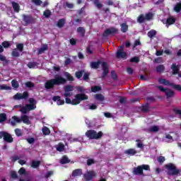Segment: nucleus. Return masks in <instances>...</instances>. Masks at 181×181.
<instances>
[{
	"label": "nucleus",
	"mask_w": 181,
	"mask_h": 181,
	"mask_svg": "<svg viewBox=\"0 0 181 181\" xmlns=\"http://www.w3.org/2000/svg\"><path fill=\"white\" fill-rule=\"evenodd\" d=\"M73 90H74V87L69 85L64 87V96L66 97L65 101L66 104H71L72 105H77L80 104L81 101H84L86 100H88V96L86 95V93H78L75 95L74 99H70L67 97H71L73 95Z\"/></svg>",
	"instance_id": "obj_1"
},
{
	"label": "nucleus",
	"mask_w": 181,
	"mask_h": 181,
	"mask_svg": "<svg viewBox=\"0 0 181 181\" xmlns=\"http://www.w3.org/2000/svg\"><path fill=\"white\" fill-rule=\"evenodd\" d=\"M28 101H29L30 104H28L24 107H22L21 105H16L15 108L20 107L21 108L20 111H21V112H22V114H28V112H29V111L35 110L36 100L33 98H30Z\"/></svg>",
	"instance_id": "obj_2"
},
{
	"label": "nucleus",
	"mask_w": 181,
	"mask_h": 181,
	"mask_svg": "<svg viewBox=\"0 0 181 181\" xmlns=\"http://www.w3.org/2000/svg\"><path fill=\"white\" fill-rule=\"evenodd\" d=\"M66 79L61 76H57L54 79H51L45 83V88L49 89L54 86H59L60 84H64Z\"/></svg>",
	"instance_id": "obj_3"
},
{
	"label": "nucleus",
	"mask_w": 181,
	"mask_h": 181,
	"mask_svg": "<svg viewBox=\"0 0 181 181\" xmlns=\"http://www.w3.org/2000/svg\"><path fill=\"white\" fill-rule=\"evenodd\" d=\"M23 122L24 124H27L29 125L30 124V120H29V117L26 115L21 116V118L19 119V117L16 116H13L11 119L10 120V123L11 125H16L18 122Z\"/></svg>",
	"instance_id": "obj_4"
},
{
	"label": "nucleus",
	"mask_w": 181,
	"mask_h": 181,
	"mask_svg": "<svg viewBox=\"0 0 181 181\" xmlns=\"http://www.w3.org/2000/svg\"><path fill=\"white\" fill-rule=\"evenodd\" d=\"M100 66H102L103 69V77H105L108 74V65L105 62H92L90 64L91 69H98Z\"/></svg>",
	"instance_id": "obj_5"
},
{
	"label": "nucleus",
	"mask_w": 181,
	"mask_h": 181,
	"mask_svg": "<svg viewBox=\"0 0 181 181\" xmlns=\"http://www.w3.org/2000/svg\"><path fill=\"white\" fill-rule=\"evenodd\" d=\"M86 135L89 139H100L101 136H103V132H99L97 133V132L94 130H88L86 132Z\"/></svg>",
	"instance_id": "obj_6"
},
{
	"label": "nucleus",
	"mask_w": 181,
	"mask_h": 181,
	"mask_svg": "<svg viewBox=\"0 0 181 181\" xmlns=\"http://www.w3.org/2000/svg\"><path fill=\"white\" fill-rule=\"evenodd\" d=\"M151 168L148 165H141L134 169V175H144V170H150Z\"/></svg>",
	"instance_id": "obj_7"
},
{
	"label": "nucleus",
	"mask_w": 181,
	"mask_h": 181,
	"mask_svg": "<svg viewBox=\"0 0 181 181\" xmlns=\"http://www.w3.org/2000/svg\"><path fill=\"white\" fill-rule=\"evenodd\" d=\"M165 169L167 170L168 175H177L180 172L179 170L176 169V166L172 163L167 164L165 165Z\"/></svg>",
	"instance_id": "obj_8"
},
{
	"label": "nucleus",
	"mask_w": 181,
	"mask_h": 181,
	"mask_svg": "<svg viewBox=\"0 0 181 181\" xmlns=\"http://www.w3.org/2000/svg\"><path fill=\"white\" fill-rule=\"evenodd\" d=\"M153 18V14L152 13H148L145 16L144 15H140L137 21L139 23H142L143 22H145V21H151Z\"/></svg>",
	"instance_id": "obj_9"
},
{
	"label": "nucleus",
	"mask_w": 181,
	"mask_h": 181,
	"mask_svg": "<svg viewBox=\"0 0 181 181\" xmlns=\"http://www.w3.org/2000/svg\"><path fill=\"white\" fill-rule=\"evenodd\" d=\"M2 138H4L6 142H12L13 141V139H12V136L9 134L4 132H0V139Z\"/></svg>",
	"instance_id": "obj_10"
},
{
	"label": "nucleus",
	"mask_w": 181,
	"mask_h": 181,
	"mask_svg": "<svg viewBox=\"0 0 181 181\" xmlns=\"http://www.w3.org/2000/svg\"><path fill=\"white\" fill-rule=\"evenodd\" d=\"M117 57L118 59H127V53L124 52V47L118 48L117 52Z\"/></svg>",
	"instance_id": "obj_11"
},
{
	"label": "nucleus",
	"mask_w": 181,
	"mask_h": 181,
	"mask_svg": "<svg viewBox=\"0 0 181 181\" xmlns=\"http://www.w3.org/2000/svg\"><path fill=\"white\" fill-rule=\"evenodd\" d=\"M28 92L23 93H17L13 96L14 100H26L28 97Z\"/></svg>",
	"instance_id": "obj_12"
},
{
	"label": "nucleus",
	"mask_w": 181,
	"mask_h": 181,
	"mask_svg": "<svg viewBox=\"0 0 181 181\" xmlns=\"http://www.w3.org/2000/svg\"><path fill=\"white\" fill-rule=\"evenodd\" d=\"M158 88L160 89V91L165 92L167 97H173L175 94V93L173 90L165 89L162 86H158Z\"/></svg>",
	"instance_id": "obj_13"
},
{
	"label": "nucleus",
	"mask_w": 181,
	"mask_h": 181,
	"mask_svg": "<svg viewBox=\"0 0 181 181\" xmlns=\"http://www.w3.org/2000/svg\"><path fill=\"white\" fill-rule=\"evenodd\" d=\"M117 32H118L117 28H111L105 31L104 36H108V35H114L115 33H117Z\"/></svg>",
	"instance_id": "obj_14"
},
{
	"label": "nucleus",
	"mask_w": 181,
	"mask_h": 181,
	"mask_svg": "<svg viewBox=\"0 0 181 181\" xmlns=\"http://www.w3.org/2000/svg\"><path fill=\"white\" fill-rule=\"evenodd\" d=\"M94 176H95V173H94V171H88L84 175V177L86 180H91V178L94 177Z\"/></svg>",
	"instance_id": "obj_15"
},
{
	"label": "nucleus",
	"mask_w": 181,
	"mask_h": 181,
	"mask_svg": "<svg viewBox=\"0 0 181 181\" xmlns=\"http://www.w3.org/2000/svg\"><path fill=\"white\" fill-rule=\"evenodd\" d=\"M171 69L173 71V74H177L179 77H181V72H179V66H176V64H173Z\"/></svg>",
	"instance_id": "obj_16"
},
{
	"label": "nucleus",
	"mask_w": 181,
	"mask_h": 181,
	"mask_svg": "<svg viewBox=\"0 0 181 181\" xmlns=\"http://www.w3.org/2000/svg\"><path fill=\"white\" fill-rule=\"evenodd\" d=\"M52 100L57 102V105H63L64 104V100H62L59 96H54Z\"/></svg>",
	"instance_id": "obj_17"
},
{
	"label": "nucleus",
	"mask_w": 181,
	"mask_h": 181,
	"mask_svg": "<svg viewBox=\"0 0 181 181\" xmlns=\"http://www.w3.org/2000/svg\"><path fill=\"white\" fill-rule=\"evenodd\" d=\"M105 98H104V95L102 94L98 93L95 95V100L96 101H99L100 103H103Z\"/></svg>",
	"instance_id": "obj_18"
},
{
	"label": "nucleus",
	"mask_w": 181,
	"mask_h": 181,
	"mask_svg": "<svg viewBox=\"0 0 181 181\" xmlns=\"http://www.w3.org/2000/svg\"><path fill=\"white\" fill-rule=\"evenodd\" d=\"M175 21H176V20L173 17L168 18L166 21L167 28L170 25H173V23H175Z\"/></svg>",
	"instance_id": "obj_19"
},
{
	"label": "nucleus",
	"mask_w": 181,
	"mask_h": 181,
	"mask_svg": "<svg viewBox=\"0 0 181 181\" xmlns=\"http://www.w3.org/2000/svg\"><path fill=\"white\" fill-rule=\"evenodd\" d=\"M124 153H126L127 155H129L130 156H134V155H135V153H136V151H135L133 148H129L128 150H126L124 151Z\"/></svg>",
	"instance_id": "obj_20"
},
{
	"label": "nucleus",
	"mask_w": 181,
	"mask_h": 181,
	"mask_svg": "<svg viewBox=\"0 0 181 181\" xmlns=\"http://www.w3.org/2000/svg\"><path fill=\"white\" fill-rule=\"evenodd\" d=\"M82 173H83V172L81 171V170L77 169V170H75L73 171L72 176H74V177H76V176L81 175Z\"/></svg>",
	"instance_id": "obj_21"
},
{
	"label": "nucleus",
	"mask_w": 181,
	"mask_h": 181,
	"mask_svg": "<svg viewBox=\"0 0 181 181\" xmlns=\"http://www.w3.org/2000/svg\"><path fill=\"white\" fill-rule=\"evenodd\" d=\"M56 149L59 152H63L64 151V145L63 144H59L56 146Z\"/></svg>",
	"instance_id": "obj_22"
},
{
	"label": "nucleus",
	"mask_w": 181,
	"mask_h": 181,
	"mask_svg": "<svg viewBox=\"0 0 181 181\" xmlns=\"http://www.w3.org/2000/svg\"><path fill=\"white\" fill-rule=\"evenodd\" d=\"M64 76L69 81H74V78H73V76H71V75L69 74V72H65Z\"/></svg>",
	"instance_id": "obj_23"
},
{
	"label": "nucleus",
	"mask_w": 181,
	"mask_h": 181,
	"mask_svg": "<svg viewBox=\"0 0 181 181\" xmlns=\"http://www.w3.org/2000/svg\"><path fill=\"white\" fill-rule=\"evenodd\" d=\"M12 6L16 12H19V4L16 2H12Z\"/></svg>",
	"instance_id": "obj_24"
},
{
	"label": "nucleus",
	"mask_w": 181,
	"mask_h": 181,
	"mask_svg": "<svg viewBox=\"0 0 181 181\" xmlns=\"http://www.w3.org/2000/svg\"><path fill=\"white\" fill-rule=\"evenodd\" d=\"M39 165H40V161L34 160L31 163V167L36 169V168H37V166H39Z\"/></svg>",
	"instance_id": "obj_25"
},
{
	"label": "nucleus",
	"mask_w": 181,
	"mask_h": 181,
	"mask_svg": "<svg viewBox=\"0 0 181 181\" xmlns=\"http://www.w3.org/2000/svg\"><path fill=\"white\" fill-rule=\"evenodd\" d=\"M160 84H164L165 86H170L169 81H166V79L161 78L158 81Z\"/></svg>",
	"instance_id": "obj_26"
},
{
	"label": "nucleus",
	"mask_w": 181,
	"mask_h": 181,
	"mask_svg": "<svg viewBox=\"0 0 181 181\" xmlns=\"http://www.w3.org/2000/svg\"><path fill=\"white\" fill-rule=\"evenodd\" d=\"M69 162H70V160H69V158H67L66 156L62 157V158L60 160V163L62 164L69 163Z\"/></svg>",
	"instance_id": "obj_27"
},
{
	"label": "nucleus",
	"mask_w": 181,
	"mask_h": 181,
	"mask_svg": "<svg viewBox=\"0 0 181 181\" xmlns=\"http://www.w3.org/2000/svg\"><path fill=\"white\" fill-rule=\"evenodd\" d=\"M46 50H47V45H43V46L41 47V49H39L38 53H39L40 54H42V53H43V52L46 51Z\"/></svg>",
	"instance_id": "obj_28"
},
{
	"label": "nucleus",
	"mask_w": 181,
	"mask_h": 181,
	"mask_svg": "<svg viewBox=\"0 0 181 181\" xmlns=\"http://www.w3.org/2000/svg\"><path fill=\"white\" fill-rule=\"evenodd\" d=\"M101 90V87L100 86H93L91 88L92 93H97Z\"/></svg>",
	"instance_id": "obj_29"
},
{
	"label": "nucleus",
	"mask_w": 181,
	"mask_h": 181,
	"mask_svg": "<svg viewBox=\"0 0 181 181\" xmlns=\"http://www.w3.org/2000/svg\"><path fill=\"white\" fill-rule=\"evenodd\" d=\"M121 28H122V31L124 33H125V32H127V30H128V25L125 23L122 24Z\"/></svg>",
	"instance_id": "obj_30"
},
{
	"label": "nucleus",
	"mask_w": 181,
	"mask_h": 181,
	"mask_svg": "<svg viewBox=\"0 0 181 181\" xmlns=\"http://www.w3.org/2000/svg\"><path fill=\"white\" fill-rule=\"evenodd\" d=\"M156 35V31L155 30H152L148 33V37H153Z\"/></svg>",
	"instance_id": "obj_31"
},
{
	"label": "nucleus",
	"mask_w": 181,
	"mask_h": 181,
	"mask_svg": "<svg viewBox=\"0 0 181 181\" xmlns=\"http://www.w3.org/2000/svg\"><path fill=\"white\" fill-rule=\"evenodd\" d=\"M175 12H179L181 10V2L177 4L174 8Z\"/></svg>",
	"instance_id": "obj_32"
},
{
	"label": "nucleus",
	"mask_w": 181,
	"mask_h": 181,
	"mask_svg": "<svg viewBox=\"0 0 181 181\" xmlns=\"http://www.w3.org/2000/svg\"><path fill=\"white\" fill-rule=\"evenodd\" d=\"M42 132L44 135H49V134H50V129L47 127H44L42 129Z\"/></svg>",
	"instance_id": "obj_33"
},
{
	"label": "nucleus",
	"mask_w": 181,
	"mask_h": 181,
	"mask_svg": "<svg viewBox=\"0 0 181 181\" xmlns=\"http://www.w3.org/2000/svg\"><path fill=\"white\" fill-rule=\"evenodd\" d=\"M77 91L78 93H86V88H84L83 86H77L76 88Z\"/></svg>",
	"instance_id": "obj_34"
},
{
	"label": "nucleus",
	"mask_w": 181,
	"mask_h": 181,
	"mask_svg": "<svg viewBox=\"0 0 181 181\" xmlns=\"http://www.w3.org/2000/svg\"><path fill=\"white\" fill-rule=\"evenodd\" d=\"M151 132H158L159 131V127L158 126H153L150 128Z\"/></svg>",
	"instance_id": "obj_35"
},
{
	"label": "nucleus",
	"mask_w": 181,
	"mask_h": 181,
	"mask_svg": "<svg viewBox=\"0 0 181 181\" xmlns=\"http://www.w3.org/2000/svg\"><path fill=\"white\" fill-rule=\"evenodd\" d=\"M0 90H11V86L3 84L0 86Z\"/></svg>",
	"instance_id": "obj_36"
},
{
	"label": "nucleus",
	"mask_w": 181,
	"mask_h": 181,
	"mask_svg": "<svg viewBox=\"0 0 181 181\" xmlns=\"http://www.w3.org/2000/svg\"><path fill=\"white\" fill-rule=\"evenodd\" d=\"M172 141H173L172 136L167 134L165 136V142H172Z\"/></svg>",
	"instance_id": "obj_37"
},
{
	"label": "nucleus",
	"mask_w": 181,
	"mask_h": 181,
	"mask_svg": "<svg viewBox=\"0 0 181 181\" xmlns=\"http://www.w3.org/2000/svg\"><path fill=\"white\" fill-rule=\"evenodd\" d=\"M11 84H12V87H13V88H18V87H19V83H18V81L13 80L11 81Z\"/></svg>",
	"instance_id": "obj_38"
},
{
	"label": "nucleus",
	"mask_w": 181,
	"mask_h": 181,
	"mask_svg": "<svg viewBox=\"0 0 181 181\" xmlns=\"http://www.w3.org/2000/svg\"><path fill=\"white\" fill-rule=\"evenodd\" d=\"M77 32H78V33H80V35H81V36H84V33H85L84 28L80 27L77 29Z\"/></svg>",
	"instance_id": "obj_39"
},
{
	"label": "nucleus",
	"mask_w": 181,
	"mask_h": 181,
	"mask_svg": "<svg viewBox=\"0 0 181 181\" xmlns=\"http://www.w3.org/2000/svg\"><path fill=\"white\" fill-rule=\"evenodd\" d=\"M156 70L158 73H162V71H163V70H165V66H163V65H160V66H157Z\"/></svg>",
	"instance_id": "obj_40"
},
{
	"label": "nucleus",
	"mask_w": 181,
	"mask_h": 181,
	"mask_svg": "<svg viewBox=\"0 0 181 181\" xmlns=\"http://www.w3.org/2000/svg\"><path fill=\"white\" fill-rule=\"evenodd\" d=\"M6 119V115L2 113L0 114V122H4Z\"/></svg>",
	"instance_id": "obj_41"
},
{
	"label": "nucleus",
	"mask_w": 181,
	"mask_h": 181,
	"mask_svg": "<svg viewBox=\"0 0 181 181\" xmlns=\"http://www.w3.org/2000/svg\"><path fill=\"white\" fill-rule=\"evenodd\" d=\"M58 27L59 28H63L64 25V19H61L58 21Z\"/></svg>",
	"instance_id": "obj_42"
},
{
	"label": "nucleus",
	"mask_w": 181,
	"mask_h": 181,
	"mask_svg": "<svg viewBox=\"0 0 181 181\" xmlns=\"http://www.w3.org/2000/svg\"><path fill=\"white\" fill-rule=\"evenodd\" d=\"M29 69H35L36 67V64L35 62H31L28 64Z\"/></svg>",
	"instance_id": "obj_43"
},
{
	"label": "nucleus",
	"mask_w": 181,
	"mask_h": 181,
	"mask_svg": "<svg viewBox=\"0 0 181 181\" xmlns=\"http://www.w3.org/2000/svg\"><path fill=\"white\" fill-rule=\"evenodd\" d=\"M130 62H134V63H138L139 62V57H134L130 59Z\"/></svg>",
	"instance_id": "obj_44"
},
{
	"label": "nucleus",
	"mask_w": 181,
	"mask_h": 181,
	"mask_svg": "<svg viewBox=\"0 0 181 181\" xmlns=\"http://www.w3.org/2000/svg\"><path fill=\"white\" fill-rule=\"evenodd\" d=\"M15 133L17 135V136H21L22 135V131L19 129H16L15 130Z\"/></svg>",
	"instance_id": "obj_45"
},
{
	"label": "nucleus",
	"mask_w": 181,
	"mask_h": 181,
	"mask_svg": "<svg viewBox=\"0 0 181 181\" xmlns=\"http://www.w3.org/2000/svg\"><path fill=\"white\" fill-rule=\"evenodd\" d=\"M17 49L19 50L20 52H22V50H23V44H18L17 45Z\"/></svg>",
	"instance_id": "obj_46"
},
{
	"label": "nucleus",
	"mask_w": 181,
	"mask_h": 181,
	"mask_svg": "<svg viewBox=\"0 0 181 181\" xmlns=\"http://www.w3.org/2000/svg\"><path fill=\"white\" fill-rule=\"evenodd\" d=\"M95 5L99 9L102 8L103 5L98 2V0H95Z\"/></svg>",
	"instance_id": "obj_47"
},
{
	"label": "nucleus",
	"mask_w": 181,
	"mask_h": 181,
	"mask_svg": "<svg viewBox=\"0 0 181 181\" xmlns=\"http://www.w3.org/2000/svg\"><path fill=\"white\" fill-rule=\"evenodd\" d=\"M4 47H9V46H11V42H8V41H5L2 43Z\"/></svg>",
	"instance_id": "obj_48"
},
{
	"label": "nucleus",
	"mask_w": 181,
	"mask_h": 181,
	"mask_svg": "<svg viewBox=\"0 0 181 181\" xmlns=\"http://www.w3.org/2000/svg\"><path fill=\"white\" fill-rule=\"evenodd\" d=\"M165 160V157L163 156H160L158 158V162H159V163H163Z\"/></svg>",
	"instance_id": "obj_49"
},
{
	"label": "nucleus",
	"mask_w": 181,
	"mask_h": 181,
	"mask_svg": "<svg viewBox=\"0 0 181 181\" xmlns=\"http://www.w3.org/2000/svg\"><path fill=\"white\" fill-rule=\"evenodd\" d=\"M81 76H83V72H81V71H77V72L76 73V77L77 78H81Z\"/></svg>",
	"instance_id": "obj_50"
},
{
	"label": "nucleus",
	"mask_w": 181,
	"mask_h": 181,
	"mask_svg": "<svg viewBox=\"0 0 181 181\" xmlns=\"http://www.w3.org/2000/svg\"><path fill=\"white\" fill-rule=\"evenodd\" d=\"M44 16H45V18H49L50 16V11L47 10L44 11Z\"/></svg>",
	"instance_id": "obj_51"
},
{
	"label": "nucleus",
	"mask_w": 181,
	"mask_h": 181,
	"mask_svg": "<svg viewBox=\"0 0 181 181\" xmlns=\"http://www.w3.org/2000/svg\"><path fill=\"white\" fill-rule=\"evenodd\" d=\"M11 176L13 179H16L18 177V175L16 174V172H14V171L11 172Z\"/></svg>",
	"instance_id": "obj_52"
},
{
	"label": "nucleus",
	"mask_w": 181,
	"mask_h": 181,
	"mask_svg": "<svg viewBox=\"0 0 181 181\" xmlns=\"http://www.w3.org/2000/svg\"><path fill=\"white\" fill-rule=\"evenodd\" d=\"M24 21L26 23H30V17L24 16Z\"/></svg>",
	"instance_id": "obj_53"
},
{
	"label": "nucleus",
	"mask_w": 181,
	"mask_h": 181,
	"mask_svg": "<svg viewBox=\"0 0 181 181\" xmlns=\"http://www.w3.org/2000/svg\"><path fill=\"white\" fill-rule=\"evenodd\" d=\"M13 56H14V57H18V56H19V52H18V49H14L13 51Z\"/></svg>",
	"instance_id": "obj_54"
},
{
	"label": "nucleus",
	"mask_w": 181,
	"mask_h": 181,
	"mask_svg": "<svg viewBox=\"0 0 181 181\" xmlns=\"http://www.w3.org/2000/svg\"><path fill=\"white\" fill-rule=\"evenodd\" d=\"M89 110H97V105L95 104L90 105Z\"/></svg>",
	"instance_id": "obj_55"
},
{
	"label": "nucleus",
	"mask_w": 181,
	"mask_h": 181,
	"mask_svg": "<svg viewBox=\"0 0 181 181\" xmlns=\"http://www.w3.org/2000/svg\"><path fill=\"white\" fill-rule=\"evenodd\" d=\"M94 160L93 159H88V161H87V165L88 166L93 165V163H94Z\"/></svg>",
	"instance_id": "obj_56"
},
{
	"label": "nucleus",
	"mask_w": 181,
	"mask_h": 181,
	"mask_svg": "<svg viewBox=\"0 0 181 181\" xmlns=\"http://www.w3.org/2000/svg\"><path fill=\"white\" fill-rule=\"evenodd\" d=\"M136 142H137V147L138 148H143L144 144H142V142H141V141L137 140Z\"/></svg>",
	"instance_id": "obj_57"
},
{
	"label": "nucleus",
	"mask_w": 181,
	"mask_h": 181,
	"mask_svg": "<svg viewBox=\"0 0 181 181\" xmlns=\"http://www.w3.org/2000/svg\"><path fill=\"white\" fill-rule=\"evenodd\" d=\"M25 168H22L19 170L18 173L19 175H25Z\"/></svg>",
	"instance_id": "obj_58"
},
{
	"label": "nucleus",
	"mask_w": 181,
	"mask_h": 181,
	"mask_svg": "<svg viewBox=\"0 0 181 181\" xmlns=\"http://www.w3.org/2000/svg\"><path fill=\"white\" fill-rule=\"evenodd\" d=\"M33 2L36 5H40L42 4V1L40 0H33Z\"/></svg>",
	"instance_id": "obj_59"
},
{
	"label": "nucleus",
	"mask_w": 181,
	"mask_h": 181,
	"mask_svg": "<svg viewBox=\"0 0 181 181\" xmlns=\"http://www.w3.org/2000/svg\"><path fill=\"white\" fill-rule=\"evenodd\" d=\"M27 141L28 142V144H33V142H35V139L29 138L27 139Z\"/></svg>",
	"instance_id": "obj_60"
},
{
	"label": "nucleus",
	"mask_w": 181,
	"mask_h": 181,
	"mask_svg": "<svg viewBox=\"0 0 181 181\" xmlns=\"http://www.w3.org/2000/svg\"><path fill=\"white\" fill-rule=\"evenodd\" d=\"M25 86L29 88L33 87V83H32V82H27L25 83Z\"/></svg>",
	"instance_id": "obj_61"
},
{
	"label": "nucleus",
	"mask_w": 181,
	"mask_h": 181,
	"mask_svg": "<svg viewBox=\"0 0 181 181\" xmlns=\"http://www.w3.org/2000/svg\"><path fill=\"white\" fill-rule=\"evenodd\" d=\"M174 88H175V90H177L178 91H181V86H180V85H175V86H174Z\"/></svg>",
	"instance_id": "obj_62"
},
{
	"label": "nucleus",
	"mask_w": 181,
	"mask_h": 181,
	"mask_svg": "<svg viewBox=\"0 0 181 181\" xmlns=\"http://www.w3.org/2000/svg\"><path fill=\"white\" fill-rule=\"evenodd\" d=\"M156 63H162V62H163V60L162 59V58H157L155 59L154 61Z\"/></svg>",
	"instance_id": "obj_63"
},
{
	"label": "nucleus",
	"mask_w": 181,
	"mask_h": 181,
	"mask_svg": "<svg viewBox=\"0 0 181 181\" xmlns=\"http://www.w3.org/2000/svg\"><path fill=\"white\" fill-rule=\"evenodd\" d=\"M66 8H73V4H70V3H66Z\"/></svg>",
	"instance_id": "obj_64"
}]
</instances>
